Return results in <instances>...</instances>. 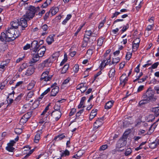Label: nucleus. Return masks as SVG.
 I'll return each mask as SVG.
<instances>
[{"label": "nucleus", "mask_w": 159, "mask_h": 159, "mask_svg": "<svg viewBox=\"0 0 159 159\" xmlns=\"http://www.w3.org/2000/svg\"><path fill=\"white\" fill-rule=\"evenodd\" d=\"M15 31H16L12 28H10L6 31V34L9 39H8L9 42L14 40L20 35L19 33H16V34H15Z\"/></svg>", "instance_id": "1"}, {"label": "nucleus", "mask_w": 159, "mask_h": 159, "mask_svg": "<svg viewBox=\"0 0 159 159\" xmlns=\"http://www.w3.org/2000/svg\"><path fill=\"white\" fill-rule=\"evenodd\" d=\"M35 14V7L33 6L29 7L24 17L28 20L32 19Z\"/></svg>", "instance_id": "2"}, {"label": "nucleus", "mask_w": 159, "mask_h": 159, "mask_svg": "<svg viewBox=\"0 0 159 159\" xmlns=\"http://www.w3.org/2000/svg\"><path fill=\"white\" fill-rule=\"evenodd\" d=\"M49 71L46 70L43 72L41 75L39 81L41 83H45L48 81H50L52 77V75H49Z\"/></svg>", "instance_id": "3"}, {"label": "nucleus", "mask_w": 159, "mask_h": 159, "mask_svg": "<svg viewBox=\"0 0 159 159\" xmlns=\"http://www.w3.org/2000/svg\"><path fill=\"white\" fill-rule=\"evenodd\" d=\"M126 137L123 134V137L118 141L116 145L117 148H119L125 146L126 144Z\"/></svg>", "instance_id": "4"}, {"label": "nucleus", "mask_w": 159, "mask_h": 159, "mask_svg": "<svg viewBox=\"0 0 159 159\" xmlns=\"http://www.w3.org/2000/svg\"><path fill=\"white\" fill-rule=\"evenodd\" d=\"M111 56L109 55L107 58H104L100 65L101 68H103L106 66L108 64L109 66L111 65Z\"/></svg>", "instance_id": "5"}, {"label": "nucleus", "mask_w": 159, "mask_h": 159, "mask_svg": "<svg viewBox=\"0 0 159 159\" xmlns=\"http://www.w3.org/2000/svg\"><path fill=\"white\" fill-rule=\"evenodd\" d=\"M154 92L151 88L148 89L146 93L143 95V98L148 99L150 100L153 97Z\"/></svg>", "instance_id": "6"}, {"label": "nucleus", "mask_w": 159, "mask_h": 159, "mask_svg": "<svg viewBox=\"0 0 159 159\" xmlns=\"http://www.w3.org/2000/svg\"><path fill=\"white\" fill-rule=\"evenodd\" d=\"M61 116V111H53L51 114V116L55 118V120L57 121Z\"/></svg>", "instance_id": "7"}, {"label": "nucleus", "mask_w": 159, "mask_h": 159, "mask_svg": "<svg viewBox=\"0 0 159 159\" xmlns=\"http://www.w3.org/2000/svg\"><path fill=\"white\" fill-rule=\"evenodd\" d=\"M31 49L33 50V52H36L40 48V45L38 44V42L37 41H34L30 45Z\"/></svg>", "instance_id": "8"}, {"label": "nucleus", "mask_w": 159, "mask_h": 159, "mask_svg": "<svg viewBox=\"0 0 159 159\" xmlns=\"http://www.w3.org/2000/svg\"><path fill=\"white\" fill-rule=\"evenodd\" d=\"M31 112H28L27 114H25L21 119L20 121V124L21 125H23L28 120L30 117H28L29 115H31Z\"/></svg>", "instance_id": "9"}, {"label": "nucleus", "mask_w": 159, "mask_h": 159, "mask_svg": "<svg viewBox=\"0 0 159 159\" xmlns=\"http://www.w3.org/2000/svg\"><path fill=\"white\" fill-rule=\"evenodd\" d=\"M103 118L104 117H103L100 119L98 118L94 122L93 124V126L94 128L95 129H96L102 125Z\"/></svg>", "instance_id": "10"}, {"label": "nucleus", "mask_w": 159, "mask_h": 159, "mask_svg": "<svg viewBox=\"0 0 159 159\" xmlns=\"http://www.w3.org/2000/svg\"><path fill=\"white\" fill-rule=\"evenodd\" d=\"M120 84H123V86H124L127 83L128 80V77L126 76V74L125 73L122 75L120 78Z\"/></svg>", "instance_id": "11"}, {"label": "nucleus", "mask_w": 159, "mask_h": 159, "mask_svg": "<svg viewBox=\"0 0 159 159\" xmlns=\"http://www.w3.org/2000/svg\"><path fill=\"white\" fill-rule=\"evenodd\" d=\"M53 62V60H51V58H48L44 61L41 64L42 66L44 67H48L50 66Z\"/></svg>", "instance_id": "12"}, {"label": "nucleus", "mask_w": 159, "mask_h": 159, "mask_svg": "<svg viewBox=\"0 0 159 159\" xmlns=\"http://www.w3.org/2000/svg\"><path fill=\"white\" fill-rule=\"evenodd\" d=\"M27 20H28L25 18V17L21 18L20 19V22H19V25L21 26L22 30H24L23 28L27 26Z\"/></svg>", "instance_id": "13"}, {"label": "nucleus", "mask_w": 159, "mask_h": 159, "mask_svg": "<svg viewBox=\"0 0 159 159\" xmlns=\"http://www.w3.org/2000/svg\"><path fill=\"white\" fill-rule=\"evenodd\" d=\"M33 54L32 58L30 60L29 63H33L36 62L38 61L39 59V58L41 57L39 56V55L38 54H34V52H33Z\"/></svg>", "instance_id": "14"}, {"label": "nucleus", "mask_w": 159, "mask_h": 159, "mask_svg": "<svg viewBox=\"0 0 159 159\" xmlns=\"http://www.w3.org/2000/svg\"><path fill=\"white\" fill-rule=\"evenodd\" d=\"M46 50L45 47L43 46H40V48H39L37 52V53L39 55V56L42 57L43 56Z\"/></svg>", "instance_id": "15"}, {"label": "nucleus", "mask_w": 159, "mask_h": 159, "mask_svg": "<svg viewBox=\"0 0 159 159\" xmlns=\"http://www.w3.org/2000/svg\"><path fill=\"white\" fill-rule=\"evenodd\" d=\"M88 87L84 85L83 83L78 84L77 87V89H80L82 93L84 92L87 89Z\"/></svg>", "instance_id": "16"}, {"label": "nucleus", "mask_w": 159, "mask_h": 159, "mask_svg": "<svg viewBox=\"0 0 159 159\" xmlns=\"http://www.w3.org/2000/svg\"><path fill=\"white\" fill-rule=\"evenodd\" d=\"M59 87L58 86H55L52 89L51 92V96H55L56 95L59 91Z\"/></svg>", "instance_id": "17"}, {"label": "nucleus", "mask_w": 159, "mask_h": 159, "mask_svg": "<svg viewBox=\"0 0 159 159\" xmlns=\"http://www.w3.org/2000/svg\"><path fill=\"white\" fill-rule=\"evenodd\" d=\"M8 39H9L7 38V34L3 32L1 33V35H0V40L2 42L4 41H8Z\"/></svg>", "instance_id": "18"}, {"label": "nucleus", "mask_w": 159, "mask_h": 159, "mask_svg": "<svg viewBox=\"0 0 159 159\" xmlns=\"http://www.w3.org/2000/svg\"><path fill=\"white\" fill-rule=\"evenodd\" d=\"M159 120V119H158L156 122H155L153 125H151L149 128L148 131L147 132V134H150L153 131L154 129L156 127V126L157 125L156 124V122H157Z\"/></svg>", "instance_id": "19"}, {"label": "nucleus", "mask_w": 159, "mask_h": 159, "mask_svg": "<svg viewBox=\"0 0 159 159\" xmlns=\"http://www.w3.org/2000/svg\"><path fill=\"white\" fill-rule=\"evenodd\" d=\"M11 25L12 27V28L16 29L18 28L19 25V20H15L11 22Z\"/></svg>", "instance_id": "20"}, {"label": "nucleus", "mask_w": 159, "mask_h": 159, "mask_svg": "<svg viewBox=\"0 0 159 159\" xmlns=\"http://www.w3.org/2000/svg\"><path fill=\"white\" fill-rule=\"evenodd\" d=\"M14 93V92L13 91L12 93H10L7 97V101L8 105L11 104L13 102V100L11 98H10V97L11 96L12 97H13Z\"/></svg>", "instance_id": "21"}, {"label": "nucleus", "mask_w": 159, "mask_h": 159, "mask_svg": "<svg viewBox=\"0 0 159 159\" xmlns=\"http://www.w3.org/2000/svg\"><path fill=\"white\" fill-rule=\"evenodd\" d=\"M143 0H136L135 5L136 6V8L138 11L141 7V4L143 3Z\"/></svg>", "instance_id": "22"}, {"label": "nucleus", "mask_w": 159, "mask_h": 159, "mask_svg": "<svg viewBox=\"0 0 159 159\" xmlns=\"http://www.w3.org/2000/svg\"><path fill=\"white\" fill-rule=\"evenodd\" d=\"M54 35H51L48 37L46 39V41L48 44H51L54 42Z\"/></svg>", "instance_id": "23"}, {"label": "nucleus", "mask_w": 159, "mask_h": 159, "mask_svg": "<svg viewBox=\"0 0 159 159\" xmlns=\"http://www.w3.org/2000/svg\"><path fill=\"white\" fill-rule=\"evenodd\" d=\"M114 103L113 101H109L106 104L105 106V108L106 109H109L112 106Z\"/></svg>", "instance_id": "24"}, {"label": "nucleus", "mask_w": 159, "mask_h": 159, "mask_svg": "<svg viewBox=\"0 0 159 159\" xmlns=\"http://www.w3.org/2000/svg\"><path fill=\"white\" fill-rule=\"evenodd\" d=\"M97 110H93L90 114L89 119L90 120H91L97 114Z\"/></svg>", "instance_id": "25"}, {"label": "nucleus", "mask_w": 159, "mask_h": 159, "mask_svg": "<svg viewBox=\"0 0 159 159\" xmlns=\"http://www.w3.org/2000/svg\"><path fill=\"white\" fill-rule=\"evenodd\" d=\"M59 8L56 7H52L50 10V12H51L52 15H55L58 11Z\"/></svg>", "instance_id": "26"}, {"label": "nucleus", "mask_w": 159, "mask_h": 159, "mask_svg": "<svg viewBox=\"0 0 159 159\" xmlns=\"http://www.w3.org/2000/svg\"><path fill=\"white\" fill-rule=\"evenodd\" d=\"M111 68H112L111 69L109 73V76L110 78L113 77L115 75V70L114 67L112 66Z\"/></svg>", "instance_id": "27"}, {"label": "nucleus", "mask_w": 159, "mask_h": 159, "mask_svg": "<svg viewBox=\"0 0 159 159\" xmlns=\"http://www.w3.org/2000/svg\"><path fill=\"white\" fill-rule=\"evenodd\" d=\"M65 137V135H64V134H62L56 136L54 139V140L56 141H58L61 140Z\"/></svg>", "instance_id": "28"}, {"label": "nucleus", "mask_w": 159, "mask_h": 159, "mask_svg": "<svg viewBox=\"0 0 159 159\" xmlns=\"http://www.w3.org/2000/svg\"><path fill=\"white\" fill-rule=\"evenodd\" d=\"M89 36H88L85 35H84V42L82 45L83 47H86L87 45V42L89 39Z\"/></svg>", "instance_id": "29"}, {"label": "nucleus", "mask_w": 159, "mask_h": 159, "mask_svg": "<svg viewBox=\"0 0 159 159\" xmlns=\"http://www.w3.org/2000/svg\"><path fill=\"white\" fill-rule=\"evenodd\" d=\"M152 111L154 113L155 116H157L159 115V107L152 108Z\"/></svg>", "instance_id": "30"}, {"label": "nucleus", "mask_w": 159, "mask_h": 159, "mask_svg": "<svg viewBox=\"0 0 159 159\" xmlns=\"http://www.w3.org/2000/svg\"><path fill=\"white\" fill-rule=\"evenodd\" d=\"M69 67V65L68 64H66L62 68V69L61 71V74H64L65 73L67 70H68V68Z\"/></svg>", "instance_id": "31"}, {"label": "nucleus", "mask_w": 159, "mask_h": 159, "mask_svg": "<svg viewBox=\"0 0 159 159\" xmlns=\"http://www.w3.org/2000/svg\"><path fill=\"white\" fill-rule=\"evenodd\" d=\"M120 60V59L119 57L113 58L111 63V65H113V66L114 67L116 64L119 62Z\"/></svg>", "instance_id": "32"}, {"label": "nucleus", "mask_w": 159, "mask_h": 159, "mask_svg": "<svg viewBox=\"0 0 159 159\" xmlns=\"http://www.w3.org/2000/svg\"><path fill=\"white\" fill-rule=\"evenodd\" d=\"M59 56V53L58 52H56L53 54L52 56L50 57L49 58H51V60H53V61L57 59Z\"/></svg>", "instance_id": "33"}, {"label": "nucleus", "mask_w": 159, "mask_h": 159, "mask_svg": "<svg viewBox=\"0 0 159 159\" xmlns=\"http://www.w3.org/2000/svg\"><path fill=\"white\" fill-rule=\"evenodd\" d=\"M36 82L34 80H32L31 82L29 84L27 89L29 90L33 88L35 85Z\"/></svg>", "instance_id": "34"}, {"label": "nucleus", "mask_w": 159, "mask_h": 159, "mask_svg": "<svg viewBox=\"0 0 159 159\" xmlns=\"http://www.w3.org/2000/svg\"><path fill=\"white\" fill-rule=\"evenodd\" d=\"M42 29L44 31H45V32L42 33V35L43 36H44L47 33L46 32V31L48 29V26L46 24L42 26Z\"/></svg>", "instance_id": "35"}, {"label": "nucleus", "mask_w": 159, "mask_h": 159, "mask_svg": "<svg viewBox=\"0 0 159 159\" xmlns=\"http://www.w3.org/2000/svg\"><path fill=\"white\" fill-rule=\"evenodd\" d=\"M124 20L123 19H117L115 20L114 22V24H116L117 26H120V28H121V26L123 24H122L120 23H117V22L119 21H122Z\"/></svg>", "instance_id": "36"}, {"label": "nucleus", "mask_w": 159, "mask_h": 159, "mask_svg": "<svg viewBox=\"0 0 159 159\" xmlns=\"http://www.w3.org/2000/svg\"><path fill=\"white\" fill-rule=\"evenodd\" d=\"M34 94V91H30V92L28 94L26 98V100H30V98H32V96H33Z\"/></svg>", "instance_id": "37"}, {"label": "nucleus", "mask_w": 159, "mask_h": 159, "mask_svg": "<svg viewBox=\"0 0 159 159\" xmlns=\"http://www.w3.org/2000/svg\"><path fill=\"white\" fill-rule=\"evenodd\" d=\"M144 98V99L141 100L139 102V103L140 105H142L148 103L150 101V100H148V99L147 98Z\"/></svg>", "instance_id": "38"}, {"label": "nucleus", "mask_w": 159, "mask_h": 159, "mask_svg": "<svg viewBox=\"0 0 159 159\" xmlns=\"http://www.w3.org/2000/svg\"><path fill=\"white\" fill-rule=\"evenodd\" d=\"M104 39V38L103 37L98 39V45L99 46H101L103 44Z\"/></svg>", "instance_id": "39"}, {"label": "nucleus", "mask_w": 159, "mask_h": 159, "mask_svg": "<svg viewBox=\"0 0 159 159\" xmlns=\"http://www.w3.org/2000/svg\"><path fill=\"white\" fill-rule=\"evenodd\" d=\"M40 139V134L39 133H37L35 135L34 139V142L35 143H38L39 142V139Z\"/></svg>", "instance_id": "40"}, {"label": "nucleus", "mask_w": 159, "mask_h": 159, "mask_svg": "<svg viewBox=\"0 0 159 159\" xmlns=\"http://www.w3.org/2000/svg\"><path fill=\"white\" fill-rule=\"evenodd\" d=\"M6 149L7 151L10 152H13L15 149L13 147V146H11V145L8 144L6 148Z\"/></svg>", "instance_id": "41"}, {"label": "nucleus", "mask_w": 159, "mask_h": 159, "mask_svg": "<svg viewBox=\"0 0 159 159\" xmlns=\"http://www.w3.org/2000/svg\"><path fill=\"white\" fill-rule=\"evenodd\" d=\"M34 69L33 68H29L26 72V75H31L34 72Z\"/></svg>", "instance_id": "42"}, {"label": "nucleus", "mask_w": 159, "mask_h": 159, "mask_svg": "<svg viewBox=\"0 0 159 159\" xmlns=\"http://www.w3.org/2000/svg\"><path fill=\"white\" fill-rule=\"evenodd\" d=\"M22 97L21 94L19 95L14 100V103L15 104L17 103L20 100Z\"/></svg>", "instance_id": "43"}, {"label": "nucleus", "mask_w": 159, "mask_h": 159, "mask_svg": "<svg viewBox=\"0 0 159 159\" xmlns=\"http://www.w3.org/2000/svg\"><path fill=\"white\" fill-rule=\"evenodd\" d=\"M27 67L26 64L25 63L22 64L20 66L18 69L19 72H21L24 69L26 68Z\"/></svg>", "instance_id": "44"}, {"label": "nucleus", "mask_w": 159, "mask_h": 159, "mask_svg": "<svg viewBox=\"0 0 159 159\" xmlns=\"http://www.w3.org/2000/svg\"><path fill=\"white\" fill-rule=\"evenodd\" d=\"M139 44L133 43L132 49L133 51L135 52L139 47Z\"/></svg>", "instance_id": "45"}, {"label": "nucleus", "mask_w": 159, "mask_h": 159, "mask_svg": "<svg viewBox=\"0 0 159 159\" xmlns=\"http://www.w3.org/2000/svg\"><path fill=\"white\" fill-rule=\"evenodd\" d=\"M132 53L130 52H127L125 57L126 60H129L131 58Z\"/></svg>", "instance_id": "46"}, {"label": "nucleus", "mask_w": 159, "mask_h": 159, "mask_svg": "<svg viewBox=\"0 0 159 159\" xmlns=\"http://www.w3.org/2000/svg\"><path fill=\"white\" fill-rule=\"evenodd\" d=\"M50 90V88H48L46 90H45L41 95V98L43 97V96L46 94Z\"/></svg>", "instance_id": "47"}, {"label": "nucleus", "mask_w": 159, "mask_h": 159, "mask_svg": "<svg viewBox=\"0 0 159 159\" xmlns=\"http://www.w3.org/2000/svg\"><path fill=\"white\" fill-rule=\"evenodd\" d=\"M23 83V82L22 81H19L16 84L15 86L14 87H12V89H15V88H17L18 87L20 86Z\"/></svg>", "instance_id": "48"}, {"label": "nucleus", "mask_w": 159, "mask_h": 159, "mask_svg": "<svg viewBox=\"0 0 159 159\" xmlns=\"http://www.w3.org/2000/svg\"><path fill=\"white\" fill-rule=\"evenodd\" d=\"M67 60V57L66 54H64V58L62 61L61 62L60 65L61 66H62L65 62H66Z\"/></svg>", "instance_id": "49"}, {"label": "nucleus", "mask_w": 159, "mask_h": 159, "mask_svg": "<svg viewBox=\"0 0 159 159\" xmlns=\"http://www.w3.org/2000/svg\"><path fill=\"white\" fill-rule=\"evenodd\" d=\"M15 132L17 134H20L22 132V129L21 128H16L15 129Z\"/></svg>", "instance_id": "50"}, {"label": "nucleus", "mask_w": 159, "mask_h": 159, "mask_svg": "<svg viewBox=\"0 0 159 159\" xmlns=\"http://www.w3.org/2000/svg\"><path fill=\"white\" fill-rule=\"evenodd\" d=\"M132 152V150L130 148H128L125 152V155L126 156H127L130 155Z\"/></svg>", "instance_id": "51"}, {"label": "nucleus", "mask_w": 159, "mask_h": 159, "mask_svg": "<svg viewBox=\"0 0 159 159\" xmlns=\"http://www.w3.org/2000/svg\"><path fill=\"white\" fill-rule=\"evenodd\" d=\"M159 63L158 62H156L154 63L153 64H152V66L150 67L149 68H152L153 69H154L156 68L158 65H159Z\"/></svg>", "instance_id": "52"}, {"label": "nucleus", "mask_w": 159, "mask_h": 159, "mask_svg": "<svg viewBox=\"0 0 159 159\" xmlns=\"http://www.w3.org/2000/svg\"><path fill=\"white\" fill-rule=\"evenodd\" d=\"M157 145V144L155 142H153L149 144V147L151 148L154 149L156 147Z\"/></svg>", "instance_id": "53"}, {"label": "nucleus", "mask_w": 159, "mask_h": 159, "mask_svg": "<svg viewBox=\"0 0 159 159\" xmlns=\"http://www.w3.org/2000/svg\"><path fill=\"white\" fill-rule=\"evenodd\" d=\"M54 111H60V106L56 104L54 106Z\"/></svg>", "instance_id": "54"}, {"label": "nucleus", "mask_w": 159, "mask_h": 159, "mask_svg": "<svg viewBox=\"0 0 159 159\" xmlns=\"http://www.w3.org/2000/svg\"><path fill=\"white\" fill-rule=\"evenodd\" d=\"M107 144L103 145L100 147L99 150L100 151L104 150L107 148Z\"/></svg>", "instance_id": "55"}, {"label": "nucleus", "mask_w": 159, "mask_h": 159, "mask_svg": "<svg viewBox=\"0 0 159 159\" xmlns=\"http://www.w3.org/2000/svg\"><path fill=\"white\" fill-rule=\"evenodd\" d=\"M69 152L68 150H66L63 153V154L61 155V157H62V156H68L69 155Z\"/></svg>", "instance_id": "56"}, {"label": "nucleus", "mask_w": 159, "mask_h": 159, "mask_svg": "<svg viewBox=\"0 0 159 159\" xmlns=\"http://www.w3.org/2000/svg\"><path fill=\"white\" fill-rule=\"evenodd\" d=\"M50 105V104H49L45 108V109L43 111V112L41 114V115H44L45 113L47 112V111L49 109V106Z\"/></svg>", "instance_id": "57"}, {"label": "nucleus", "mask_w": 159, "mask_h": 159, "mask_svg": "<svg viewBox=\"0 0 159 159\" xmlns=\"http://www.w3.org/2000/svg\"><path fill=\"white\" fill-rule=\"evenodd\" d=\"M79 69V66L78 65H75L74 67L73 70L75 73H77Z\"/></svg>", "instance_id": "58"}, {"label": "nucleus", "mask_w": 159, "mask_h": 159, "mask_svg": "<svg viewBox=\"0 0 159 159\" xmlns=\"http://www.w3.org/2000/svg\"><path fill=\"white\" fill-rule=\"evenodd\" d=\"M106 20L105 18L99 24L98 26L99 28H101L104 25V23L106 22Z\"/></svg>", "instance_id": "59"}, {"label": "nucleus", "mask_w": 159, "mask_h": 159, "mask_svg": "<svg viewBox=\"0 0 159 159\" xmlns=\"http://www.w3.org/2000/svg\"><path fill=\"white\" fill-rule=\"evenodd\" d=\"M140 40L139 38H136L133 42V43H135L136 44H139Z\"/></svg>", "instance_id": "60"}, {"label": "nucleus", "mask_w": 159, "mask_h": 159, "mask_svg": "<svg viewBox=\"0 0 159 159\" xmlns=\"http://www.w3.org/2000/svg\"><path fill=\"white\" fill-rule=\"evenodd\" d=\"M129 28V25L127 24L126 25L124 26L121 30L122 33L125 32Z\"/></svg>", "instance_id": "61"}, {"label": "nucleus", "mask_w": 159, "mask_h": 159, "mask_svg": "<svg viewBox=\"0 0 159 159\" xmlns=\"http://www.w3.org/2000/svg\"><path fill=\"white\" fill-rule=\"evenodd\" d=\"M10 60L8 59L6 61H2L1 62V64L2 65H4V66H7V64L9 62Z\"/></svg>", "instance_id": "62"}, {"label": "nucleus", "mask_w": 159, "mask_h": 159, "mask_svg": "<svg viewBox=\"0 0 159 159\" xmlns=\"http://www.w3.org/2000/svg\"><path fill=\"white\" fill-rule=\"evenodd\" d=\"M76 111V109L75 108H73L71 110L70 112L69 113V116H72L73 115L74 113H75Z\"/></svg>", "instance_id": "63"}, {"label": "nucleus", "mask_w": 159, "mask_h": 159, "mask_svg": "<svg viewBox=\"0 0 159 159\" xmlns=\"http://www.w3.org/2000/svg\"><path fill=\"white\" fill-rule=\"evenodd\" d=\"M92 33V32L90 30L86 31L85 32V35L88 36H91Z\"/></svg>", "instance_id": "64"}]
</instances>
